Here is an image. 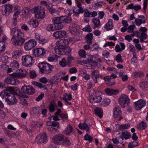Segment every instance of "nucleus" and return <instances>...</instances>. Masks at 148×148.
<instances>
[{"mask_svg": "<svg viewBox=\"0 0 148 148\" xmlns=\"http://www.w3.org/2000/svg\"><path fill=\"white\" fill-rule=\"evenodd\" d=\"M11 35L12 37L11 38V42L14 45L21 46L25 41L24 34L20 30L16 28L12 29Z\"/></svg>", "mask_w": 148, "mask_h": 148, "instance_id": "nucleus-1", "label": "nucleus"}, {"mask_svg": "<svg viewBox=\"0 0 148 148\" xmlns=\"http://www.w3.org/2000/svg\"><path fill=\"white\" fill-rule=\"evenodd\" d=\"M31 12L35 14V17L38 19H42L45 17V10L42 7H35L31 10Z\"/></svg>", "mask_w": 148, "mask_h": 148, "instance_id": "nucleus-2", "label": "nucleus"}, {"mask_svg": "<svg viewBox=\"0 0 148 148\" xmlns=\"http://www.w3.org/2000/svg\"><path fill=\"white\" fill-rule=\"evenodd\" d=\"M38 67L41 73L45 74L50 73L53 70V68L52 65L45 62L39 63Z\"/></svg>", "mask_w": 148, "mask_h": 148, "instance_id": "nucleus-3", "label": "nucleus"}, {"mask_svg": "<svg viewBox=\"0 0 148 148\" xmlns=\"http://www.w3.org/2000/svg\"><path fill=\"white\" fill-rule=\"evenodd\" d=\"M22 65L25 66H30L34 63V60L31 56L25 55L22 57Z\"/></svg>", "mask_w": 148, "mask_h": 148, "instance_id": "nucleus-4", "label": "nucleus"}, {"mask_svg": "<svg viewBox=\"0 0 148 148\" xmlns=\"http://www.w3.org/2000/svg\"><path fill=\"white\" fill-rule=\"evenodd\" d=\"M130 99L127 96L123 94L121 95L119 100V104L123 108L128 105L130 103Z\"/></svg>", "mask_w": 148, "mask_h": 148, "instance_id": "nucleus-5", "label": "nucleus"}, {"mask_svg": "<svg viewBox=\"0 0 148 148\" xmlns=\"http://www.w3.org/2000/svg\"><path fill=\"white\" fill-rule=\"evenodd\" d=\"M21 92L25 94L32 95L35 92V89L31 86L24 85L21 88Z\"/></svg>", "mask_w": 148, "mask_h": 148, "instance_id": "nucleus-6", "label": "nucleus"}, {"mask_svg": "<svg viewBox=\"0 0 148 148\" xmlns=\"http://www.w3.org/2000/svg\"><path fill=\"white\" fill-rule=\"evenodd\" d=\"M35 141L38 143H46L47 141L46 133L44 132L36 136Z\"/></svg>", "mask_w": 148, "mask_h": 148, "instance_id": "nucleus-7", "label": "nucleus"}, {"mask_svg": "<svg viewBox=\"0 0 148 148\" xmlns=\"http://www.w3.org/2000/svg\"><path fill=\"white\" fill-rule=\"evenodd\" d=\"M146 101L143 99H140L134 102V105L136 110H140L145 106Z\"/></svg>", "mask_w": 148, "mask_h": 148, "instance_id": "nucleus-8", "label": "nucleus"}, {"mask_svg": "<svg viewBox=\"0 0 148 148\" xmlns=\"http://www.w3.org/2000/svg\"><path fill=\"white\" fill-rule=\"evenodd\" d=\"M36 45V42L34 39H30L24 44V48L26 50L32 49Z\"/></svg>", "mask_w": 148, "mask_h": 148, "instance_id": "nucleus-9", "label": "nucleus"}, {"mask_svg": "<svg viewBox=\"0 0 148 148\" xmlns=\"http://www.w3.org/2000/svg\"><path fill=\"white\" fill-rule=\"evenodd\" d=\"M32 53L35 57L42 56L46 53L45 49L42 48H35L32 50Z\"/></svg>", "mask_w": 148, "mask_h": 148, "instance_id": "nucleus-10", "label": "nucleus"}, {"mask_svg": "<svg viewBox=\"0 0 148 148\" xmlns=\"http://www.w3.org/2000/svg\"><path fill=\"white\" fill-rule=\"evenodd\" d=\"M0 95L2 99H5V101L9 104V88L1 91L0 92Z\"/></svg>", "mask_w": 148, "mask_h": 148, "instance_id": "nucleus-11", "label": "nucleus"}, {"mask_svg": "<svg viewBox=\"0 0 148 148\" xmlns=\"http://www.w3.org/2000/svg\"><path fill=\"white\" fill-rule=\"evenodd\" d=\"M64 137V136L61 134H56L53 138L52 140L56 144H62Z\"/></svg>", "mask_w": 148, "mask_h": 148, "instance_id": "nucleus-12", "label": "nucleus"}, {"mask_svg": "<svg viewBox=\"0 0 148 148\" xmlns=\"http://www.w3.org/2000/svg\"><path fill=\"white\" fill-rule=\"evenodd\" d=\"M113 113L114 117L117 120L120 121L122 119V117L121 116L122 114L121 111L119 107H116L114 108Z\"/></svg>", "mask_w": 148, "mask_h": 148, "instance_id": "nucleus-13", "label": "nucleus"}, {"mask_svg": "<svg viewBox=\"0 0 148 148\" xmlns=\"http://www.w3.org/2000/svg\"><path fill=\"white\" fill-rule=\"evenodd\" d=\"M111 77L115 79L117 77V75L114 73H112L110 76H107L103 78L106 84L110 86L114 85L115 83V81L112 79Z\"/></svg>", "mask_w": 148, "mask_h": 148, "instance_id": "nucleus-14", "label": "nucleus"}, {"mask_svg": "<svg viewBox=\"0 0 148 148\" xmlns=\"http://www.w3.org/2000/svg\"><path fill=\"white\" fill-rule=\"evenodd\" d=\"M10 94L11 95H13L14 96L16 95L19 96H21L23 95L22 92H21L20 90L17 87H14L10 86Z\"/></svg>", "mask_w": 148, "mask_h": 148, "instance_id": "nucleus-15", "label": "nucleus"}, {"mask_svg": "<svg viewBox=\"0 0 148 148\" xmlns=\"http://www.w3.org/2000/svg\"><path fill=\"white\" fill-rule=\"evenodd\" d=\"M19 73H13V75L17 76L18 78H22L25 77L28 74V73L24 69H21L19 70Z\"/></svg>", "mask_w": 148, "mask_h": 148, "instance_id": "nucleus-16", "label": "nucleus"}, {"mask_svg": "<svg viewBox=\"0 0 148 148\" xmlns=\"http://www.w3.org/2000/svg\"><path fill=\"white\" fill-rule=\"evenodd\" d=\"M69 29L71 34L75 35L78 32L79 27L77 25L73 23L71 24Z\"/></svg>", "mask_w": 148, "mask_h": 148, "instance_id": "nucleus-17", "label": "nucleus"}, {"mask_svg": "<svg viewBox=\"0 0 148 148\" xmlns=\"http://www.w3.org/2000/svg\"><path fill=\"white\" fill-rule=\"evenodd\" d=\"M35 36L36 40L40 43L44 44L48 42V40L47 39L43 38L42 36L38 33H36Z\"/></svg>", "mask_w": 148, "mask_h": 148, "instance_id": "nucleus-18", "label": "nucleus"}, {"mask_svg": "<svg viewBox=\"0 0 148 148\" xmlns=\"http://www.w3.org/2000/svg\"><path fill=\"white\" fill-rule=\"evenodd\" d=\"M53 36L57 38H63L66 36V32L64 31H57L53 34Z\"/></svg>", "mask_w": 148, "mask_h": 148, "instance_id": "nucleus-19", "label": "nucleus"}, {"mask_svg": "<svg viewBox=\"0 0 148 148\" xmlns=\"http://www.w3.org/2000/svg\"><path fill=\"white\" fill-rule=\"evenodd\" d=\"M69 43L68 40L65 39H61L57 41L56 42V46L58 45V47H66V45Z\"/></svg>", "mask_w": 148, "mask_h": 148, "instance_id": "nucleus-20", "label": "nucleus"}, {"mask_svg": "<svg viewBox=\"0 0 148 148\" xmlns=\"http://www.w3.org/2000/svg\"><path fill=\"white\" fill-rule=\"evenodd\" d=\"M10 72L16 70L19 67V64L17 61L13 60L10 64Z\"/></svg>", "mask_w": 148, "mask_h": 148, "instance_id": "nucleus-21", "label": "nucleus"}, {"mask_svg": "<svg viewBox=\"0 0 148 148\" xmlns=\"http://www.w3.org/2000/svg\"><path fill=\"white\" fill-rule=\"evenodd\" d=\"M113 26L112 20L110 19L108 20V22L105 25L104 28L106 31H108L112 29Z\"/></svg>", "mask_w": 148, "mask_h": 148, "instance_id": "nucleus-22", "label": "nucleus"}, {"mask_svg": "<svg viewBox=\"0 0 148 148\" xmlns=\"http://www.w3.org/2000/svg\"><path fill=\"white\" fill-rule=\"evenodd\" d=\"M64 47H58V45L56 46L55 48V52L56 53L60 55H64Z\"/></svg>", "mask_w": 148, "mask_h": 148, "instance_id": "nucleus-23", "label": "nucleus"}, {"mask_svg": "<svg viewBox=\"0 0 148 148\" xmlns=\"http://www.w3.org/2000/svg\"><path fill=\"white\" fill-rule=\"evenodd\" d=\"M100 94L99 92H97L96 93L95 95L93 97V100L95 102L98 103L101 100L102 96L101 93Z\"/></svg>", "mask_w": 148, "mask_h": 148, "instance_id": "nucleus-24", "label": "nucleus"}, {"mask_svg": "<svg viewBox=\"0 0 148 148\" xmlns=\"http://www.w3.org/2000/svg\"><path fill=\"white\" fill-rule=\"evenodd\" d=\"M99 72L97 70H95L92 71L91 77L93 81L95 82V83H97V78H99Z\"/></svg>", "mask_w": 148, "mask_h": 148, "instance_id": "nucleus-25", "label": "nucleus"}, {"mask_svg": "<svg viewBox=\"0 0 148 148\" xmlns=\"http://www.w3.org/2000/svg\"><path fill=\"white\" fill-rule=\"evenodd\" d=\"M90 125L87 124L86 123V121H85L84 123H80L79 125V127L82 130H85L87 132L89 130Z\"/></svg>", "mask_w": 148, "mask_h": 148, "instance_id": "nucleus-26", "label": "nucleus"}, {"mask_svg": "<svg viewBox=\"0 0 148 148\" xmlns=\"http://www.w3.org/2000/svg\"><path fill=\"white\" fill-rule=\"evenodd\" d=\"M104 91L108 95H116L119 92V91L118 90H114L112 89L108 88H105Z\"/></svg>", "mask_w": 148, "mask_h": 148, "instance_id": "nucleus-27", "label": "nucleus"}, {"mask_svg": "<svg viewBox=\"0 0 148 148\" xmlns=\"http://www.w3.org/2000/svg\"><path fill=\"white\" fill-rule=\"evenodd\" d=\"M22 51L20 50H17L13 51L12 57L15 59L18 58L21 55Z\"/></svg>", "mask_w": 148, "mask_h": 148, "instance_id": "nucleus-28", "label": "nucleus"}, {"mask_svg": "<svg viewBox=\"0 0 148 148\" xmlns=\"http://www.w3.org/2000/svg\"><path fill=\"white\" fill-rule=\"evenodd\" d=\"M13 73L10 74V84L12 85H16L18 83L16 81L17 76L13 75Z\"/></svg>", "mask_w": 148, "mask_h": 148, "instance_id": "nucleus-29", "label": "nucleus"}, {"mask_svg": "<svg viewBox=\"0 0 148 148\" xmlns=\"http://www.w3.org/2000/svg\"><path fill=\"white\" fill-rule=\"evenodd\" d=\"M95 114L100 118L102 117L103 115V111L102 109L99 107H97L94 110Z\"/></svg>", "mask_w": 148, "mask_h": 148, "instance_id": "nucleus-30", "label": "nucleus"}, {"mask_svg": "<svg viewBox=\"0 0 148 148\" xmlns=\"http://www.w3.org/2000/svg\"><path fill=\"white\" fill-rule=\"evenodd\" d=\"M73 130L72 126L70 125H69L64 130V132L66 135H69L73 132Z\"/></svg>", "mask_w": 148, "mask_h": 148, "instance_id": "nucleus-31", "label": "nucleus"}, {"mask_svg": "<svg viewBox=\"0 0 148 148\" xmlns=\"http://www.w3.org/2000/svg\"><path fill=\"white\" fill-rule=\"evenodd\" d=\"M5 10L3 12V14L6 16H8L9 15V4L4 5Z\"/></svg>", "mask_w": 148, "mask_h": 148, "instance_id": "nucleus-32", "label": "nucleus"}, {"mask_svg": "<svg viewBox=\"0 0 148 148\" xmlns=\"http://www.w3.org/2000/svg\"><path fill=\"white\" fill-rule=\"evenodd\" d=\"M53 22L55 25L60 23H63L62 16L53 18Z\"/></svg>", "mask_w": 148, "mask_h": 148, "instance_id": "nucleus-33", "label": "nucleus"}, {"mask_svg": "<svg viewBox=\"0 0 148 148\" xmlns=\"http://www.w3.org/2000/svg\"><path fill=\"white\" fill-rule=\"evenodd\" d=\"M56 106V103L54 101H51L49 107V111L51 112H53L54 111L55 108Z\"/></svg>", "mask_w": 148, "mask_h": 148, "instance_id": "nucleus-34", "label": "nucleus"}, {"mask_svg": "<svg viewBox=\"0 0 148 148\" xmlns=\"http://www.w3.org/2000/svg\"><path fill=\"white\" fill-rule=\"evenodd\" d=\"M11 97L10 99V105H15L17 103V100L15 96L12 95V96L10 95V97Z\"/></svg>", "mask_w": 148, "mask_h": 148, "instance_id": "nucleus-35", "label": "nucleus"}, {"mask_svg": "<svg viewBox=\"0 0 148 148\" xmlns=\"http://www.w3.org/2000/svg\"><path fill=\"white\" fill-rule=\"evenodd\" d=\"M122 136L120 137L123 140V138L127 139H129L131 136V135L130 133L127 132V131H125V132H122Z\"/></svg>", "mask_w": 148, "mask_h": 148, "instance_id": "nucleus-36", "label": "nucleus"}, {"mask_svg": "<svg viewBox=\"0 0 148 148\" xmlns=\"http://www.w3.org/2000/svg\"><path fill=\"white\" fill-rule=\"evenodd\" d=\"M92 21L95 27H97L100 25V22L99 18H95L92 19Z\"/></svg>", "mask_w": 148, "mask_h": 148, "instance_id": "nucleus-37", "label": "nucleus"}, {"mask_svg": "<svg viewBox=\"0 0 148 148\" xmlns=\"http://www.w3.org/2000/svg\"><path fill=\"white\" fill-rule=\"evenodd\" d=\"M71 144L69 139L67 137H65L64 138V140L63 141L61 145L67 147L69 146Z\"/></svg>", "mask_w": 148, "mask_h": 148, "instance_id": "nucleus-38", "label": "nucleus"}, {"mask_svg": "<svg viewBox=\"0 0 148 148\" xmlns=\"http://www.w3.org/2000/svg\"><path fill=\"white\" fill-rule=\"evenodd\" d=\"M29 24L31 27H36L38 25V21L36 20H31L29 22Z\"/></svg>", "mask_w": 148, "mask_h": 148, "instance_id": "nucleus-39", "label": "nucleus"}, {"mask_svg": "<svg viewBox=\"0 0 148 148\" xmlns=\"http://www.w3.org/2000/svg\"><path fill=\"white\" fill-rule=\"evenodd\" d=\"M63 23H70L71 21V18L68 16H62Z\"/></svg>", "mask_w": 148, "mask_h": 148, "instance_id": "nucleus-40", "label": "nucleus"}, {"mask_svg": "<svg viewBox=\"0 0 148 148\" xmlns=\"http://www.w3.org/2000/svg\"><path fill=\"white\" fill-rule=\"evenodd\" d=\"M47 30L49 31H53L56 30L55 25L53 24L49 25L47 27Z\"/></svg>", "mask_w": 148, "mask_h": 148, "instance_id": "nucleus-41", "label": "nucleus"}, {"mask_svg": "<svg viewBox=\"0 0 148 148\" xmlns=\"http://www.w3.org/2000/svg\"><path fill=\"white\" fill-rule=\"evenodd\" d=\"M110 100L107 98H106L104 99L101 102V105L103 106H107L110 103Z\"/></svg>", "mask_w": 148, "mask_h": 148, "instance_id": "nucleus-42", "label": "nucleus"}, {"mask_svg": "<svg viewBox=\"0 0 148 148\" xmlns=\"http://www.w3.org/2000/svg\"><path fill=\"white\" fill-rule=\"evenodd\" d=\"M138 127L140 130L145 129L146 127V124L143 121L139 123L138 126Z\"/></svg>", "mask_w": 148, "mask_h": 148, "instance_id": "nucleus-43", "label": "nucleus"}, {"mask_svg": "<svg viewBox=\"0 0 148 148\" xmlns=\"http://www.w3.org/2000/svg\"><path fill=\"white\" fill-rule=\"evenodd\" d=\"M84 137L85 140H88L90 143L93 140V138L87 133L86 134Z\"/></svg>", "mask_w": 148, "mask_h": 148, "instance_id": "nucleus-44", "label": "nucleus"}, {"mask_svg": "<svg viewBox=\"0 0 148 148\" xmlns=\"http://www.w3.org/2000/svg\"><path fill=\"white\" fill-rule=\"evenodd\" d=\"M49 12L53 15H54L55 16H57L58 15H59V13L58 11L55 10L52 7L49 9Z\"/></svg>", "mask_w": 148, "mask_h": 148, "instance_id": "nucleus-45", "label": "nucleus"}, {"mask_svg": "<svg viewBox=\"0 0 148 148\" xmlns=\"http://www.w3.org/2000/svg\"><path fill=\"white\" fill-rule=\"evenodd\" d=\"M32 84L35 86H37L38 88H43L45 86L44 85H43L40 83L36 82L35 81L32 82Z\"/></svg>", "mask_w": 148, "mask_h": 148, "instance_id": "nucleus-46", "label": "nucleus"}, {"mask_svg": "<svg viewBox=\"0 0 148 148\" xmlns=\"http://www.w3.org/2000/svg\"><path fill=\"white\" fill-rule=\"evenodd\" d=\"M60 64L62 67H64L68 64L66 60L64 58L62 59V60L59 62Z\"/></svg>", "mask_w": 148, "mask_h": 148, "instance_id": "nucleus-47", "label": "nucleus"}, {"mask_svg": "<svg viewBox=\"0 0 148 148\" xmlns=\"http://www.w3.org/2000/svg\"><path fill=\"white\" fill-rule=\"evenodd\" d=\"M5 44L3 42L0 41V52H3L5 49Z\"/></svg>", "mask_w": 148, "mask_h": 148, "instance_id": "nucleus-48", "label": "nucleus"}, {"mask_svg": "<svg viewBox=\"0 0 148 148\" xmlns=\"http://www.w3.org/2000/svg\"><path fill=\"white\" fill-rule=\"evenodd\" d=\"M130 127V125L128 123L122 125H120L119 127V129L121 130L127 129Z\"/></svg>", "mask_w": 148, "mask_h": 148, "instance_id": "nucleus-49", "label": "nucleus"}, {"mask_svg": "<svg viewBox=\"0 0 148 148\" xmlns=\"http://www.w3.org/2000/svg\"><path fill=\"white\" fill-rule=\"evenodd\" d=\"M72 9L73 10V13L75 15H78L80 13H83L79 9H77L74 7H73Z\"/></svg>", "mask_w": 148, "mask_h": 148, "instance_id": "nucleus-50", "label": "nucleus"}, {"mask_svg": "<svg viewBox=\"0 0 148 148\" xmlns=\"http://www.w3.org/2000/svg\"><path fill=\"white\" fill-rule=\"evenodd\" d=\"M29 76L31 78L33 79L35 78L37 76V74L35 71H31L29 73Z\"/></svg>", "mask_w": 148, "mask_h": 148, "instance_id": "nucleus-51", "label": "nucleus"}, {"mask_svg": "<svg viewBox=\"0 0 148 148\" xmlns=\"http://www.w3.org/2000/svg\"><path fill=\"white\" fill-rule=\"evenodd\" d=\"M48 129L49 131H51L52 132H53L57 131L58 128V127H56L52 125H50L48 127Z\"/></svg>", "mask_w": 148, "mask_h": 148, "instance_id": "nucleus-52", "label": "nucleus"}, {"mask_svg": "<svg viewBox=\"0 0 148 148\" xmlns=\"http://www.w3.org/2000/svg\"><path fill=\"white\" fill-rule=\"evenodd\" d=\"M115 60L118 62H123V60L121 58V56L120 54H118L116 56Z\"/></svg>", "mask_w": 148, "mask_h": 148, "instance_id": "nucleus-53", "label": "nucleus"}, {"mask_svg": "<svg viewBox=\"0 0 148 148\" xmlns=\"http://www.w3.org/2000/svg\"><path fill=\"white\" fill-rule=\"evenodd\" d=\"M128 48L130 49V51L134 53H136L135 52V49L134 48V46L131 44H129L128 45Z\"/></svg>", "mask_w": 148, "mask_h": 148, "instance_id": "nucleus-54", "label": "nucleus"}, {"mask_svg": "<svg viewBox=\"0 0 148 148\" xmlns=\"http://www.w3.org/2000/svg\"><path fill=\"white\" fill-rule=\"evenodd\" d=\"M12 10H13V12L18 10V6L15 5L14 7H13L12 5H10V12H11Z\"/></svg>", "mask_w": 148, "mask_h": 148, "instance_id": "nucleus-55", "label": "nucleus"}, {"mask_svg": "<svg viewBox=\"0 0 148 148\" xmlns=\"http://www.w3.org/2000/svg\"><path fill=\"white\" fill-rule=\"evenodd\" d=\"M79 55L82 57H86V52L83 49L80 50L79 51Z\"/></svg>", "mask_w": 148, "mask_h": 148, "instance_id": "nucleus-56", "label": "nucleus"}, {"mask_svg": "<svg viewBox=\"0 0 148 148\" xmlns=\"http://www.w3.org/2000/svg\"><path fill=\"white\" fill-rule=\"evenodd\" d=\"M83 30L84 31L90 32L91 31L92 29L90 28V25H86L85 27L83 29Z\"/></svg>", "mask_w": 148, "mask_h": 148, "instance_id": "nucleus-57", "label": "nucleus"}, {"mask_svg": "<svg viewBox=\"0 0 148 148\" xmlns=\"http://www.w3.org/2000/svg\"><path fill=\"white\" fill-rule=\"evenodd\" d=\"M40 108L39 107L34 108L32 110V112L34 114H38L40 113Z\"/></svg>", "mask_w": 148, "mask_h": 148, "instance_id": "nucleus-58", "label": "nucleus"}, {"mask_svg": "<svg viewBox=\"0 0 148 148\" xmlns=\"http://www.w3.org/2000/svg\"><path fill=\"white\" fill-rule=\"evenodd\" d=\"M63 25L62 23L55 25L56 30H59L62 29L63 27Z\"/></svg>", "mask_w": 148, "mask_h": 148, "instance_id": "nucleus-59", "label": "nucleus"}, {"mask_svg": "<svg viewBox=\"0 0 148 148\" xmlns=\"http://www.w3.org/2000/svg\"><path fill=\"white\" fill-rule=\"evenodd\" d=\"M133 57L132 58L131 61L133 63H136L137 61V58L136 56V53H133Z\"/></svg>", "mask_w": 148, "mask_h": 148, "instance_id": "nucleus-60", "label": "nucleus"}, {"mask_svg": "<svg viewBox=\"0 0 148 148\" xmlns=\"http://www.w3.org/2000/svg\"><path fill=\"white\" fill-rule=\"evenodd\" d=\"M135 23L137 26H140L142 23V20L138 18L135 19Z\"/></svg>", "mask_w": 148, "mask_h": 148, "instance_id": "nucleus-61", "label": "nucleus"}, {"mask_svg": "<svg viewBox=\"0 0 148 148\" xmlns=\"http://www.w3.org/2000/svg\"><path fill=\"white\" fill-rule=\"evenodd\" d=\"M30 8L27 7L24 8L23 9V13L25 15L28 14L29 12Z\"/></svg>", "mask_w": 148, "mask_h": 148, "instance_id": "nucleus-62", "label": "nucleus"}, {"mask_svg": "<svg viewBox=\"0 0 148 148\" xmlns=\"http://www.w3.org/2000/svg\"><path fill=\"white\" fill-rule=\"evenodd\" d=\"M135 27V26L134 25L129 26L128 27V30L127 31V32L129 33L132 32L133 30L134 29Z\"/></svg>", "mask_w": 148, "mask_h": 148, "instance_id": "nucleus-63", "label": "nucleus"}, {"mask_svg": "<svg viewBox=\"0 0 148 148\" xmlns=\"http://www.w3.org/2000/svg\"><path fill=\"white\" fill-rule=\"evenodd\" d=\"M84 16L85 17H90L91 16V12L88 10L85 11Z\"/></svg>", "mask_w": 148, "mask_h": 148, "instance_id": "nucleus-64", "label": "nucleus"}]
</instances>
